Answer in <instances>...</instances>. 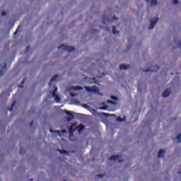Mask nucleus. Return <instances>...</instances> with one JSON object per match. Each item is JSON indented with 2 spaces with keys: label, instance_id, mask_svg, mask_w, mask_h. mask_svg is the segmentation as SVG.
Here are the masks:
<instances>
[{
  "label": "nucleus",
  "instance_id": "nucleus-1",
  "mask_svg": "<svg viewBox=\"0 0 181 181\" xmlns=\"http://www.w3.org/2000/svg\"><path fill=\"white\" fill-rule=\"evenodd\" d=\"M58 49L59 50H63L64 52H68V53L76 50V48L74 47H69L64 44H62L61 46H59Z\"/></svg>",
  "mask_w": 181,
  "mask_h": 181
},
{
  "label": "nucleus",
  "instance_id": "nucleus-2",
  "mask_svg": "<svg viewBox=\"0 0 181 181\" xmlns=\"http://www.w3.org/2000/svg\"><path fill=\"white\" fill-rule=\"evenodd\" d=\"M85 90L88 92V93H99L100 89H98V88H97L96 86H93V87H90V86H85L84 87Z\"/></svg>",
  "mask_w": 181,
  "mask_h": 181
},
{
  "label": "nucleus",
  "instance_id": "nucleus-3",
  "mask_svg": "<svg viewBox=\"0 0 181 181\" xmlns=\"http://www.w3.org/2000/svg\"><path fill=\"white\" fill-rule=\"evenodd\" d=\"M52 94L53 98H55L54 100L57 103H60V97L57 94V87H54V90L49 92Z\"/></svg>",
  "mask_w": 181,
  "mask_h": 181
},
{
  "label": "nucleus",
  "instance_id": "nucleus-4",
  "mask_svg": "<svg viewBox=\"0 0 181 181\" xmlns=\"http://www.w3.org/2000/svg\"><path fill=\"white\" fill-rule=\"evenodd\" d=\"M63 112H64L65 114H66L68 115V117H66V120L69 122L70 121H71V119H74V115L68 110H62Z\"/></svg>",
  "mask_w": 181,
  "mask_h": 181
},
{
  "label": "nucleus",
  "instance_id": "nucleus-5",
  "mask_svg": "<svg viewBox=\"0 0 181 181\" xmlns=\"http://www.w3.org/2000/svg\"><path fill=\"white\" fill-rule=\"evenodd\" d=\"M7 64L6 63L0 64V76L2 77L6 71Z\"/></svg>",
  "mask_w": 181,
  "mask_h": 181
},
{
  "label": "nucleus",
  "instance_id": "nucleus-6",
  "mask_svg": "<svg viewBox=\"0 0 181 181\" xmlns=\"http://www.w3.org/2000/svg\"><path fill=\"white\" fill-rule=\"evenodd\" d=\"M158 70H159V66L156 65V66H151V68L144 70V71L145 73H149V71L155 72V71H158Z\"/></svg>",
  "mask_w": 181,
  "mask_h": 181
},
{
  "label": "nucleus",
  "instance_id": "nucleus-7",
  "mask_svg": "<svg viewBox=\"0 0 181 181\" xmlns=\"http://www.w3.org/2000/svg\"><path fill=\"white\" fill-rule=\"evenodd\" d=\"M158 21H159V18H156L155 21H151L150 25L148 27V29L150 30H152V29H153V28H155V25H156V23H158Z\"/></svg>",
  "mask_w": 181,
  "mask_h": 181
},
{
  "label": "nucleus",
  "instance_id": "nucleus-8",
  "mask_svg": "<svg viewBox=\"0 0 181 181\" xmlns=\"http://www.w3.org/2000/svg\"><path fill=\"white\" fill-rule=\"evenodd\" d=\"M76 124H72L69 128V134H74V132H76V131H77V128L75 127Z\"/></svg>",
  "mask_w": 181,
  "mask_h": 181
},
{
  "label": "nucleus",
  "instance_id": "nucleus-9",
  "mask_svg": "<svg viewBox=\"0 0 181 181\" xmlns=\"http://www.w3.org/2000/svg\"><path fill=\"white\" fill-rule=\"evenodd\" d=\"M170 95V89H167L163 93V98H166V97H169Z\"/></svg>",
  "mask_w": 181,
  "mask_h": 181
},
{
  "label": "nucleus",
  "instance_id": "nucleus-10",
  "mask_svg": "<svg viewBox=\"0 0 181 181\" xmlns=\"http://www.w3.org/2000/svg\"><path fill=\"white\" fill-rule=\"evenodd\" d=\"M131 67V65L128 64L127 66L122 64L119 65V70H127V69H129Z\"/></svg>",
  "mask_w": 181,
  "mask_h": 181
},
{
  "label": "nucleus",
  "instance_id": "nucleus-11",
  "mask_svg": "<svg viewBox=\"0 0 181 181\" xmlns=\"http://www.w3.org/2000/svg\"><path fill=\"white\" fill-rule=\"evenodd\" d=\"M57 77H59V75H55L54 77L52 78L49 83V87H52V85L53 84V81H57Z\"/></svg>",
  "mask_w": 181,
  "mask_h": 181
},
{
  "label": "nucleus",
  "instance_id": "nucleus-12",
  "mask_svg": "<svg viewBox=\"0 0 181 181\" xmlns=\"http://www.w3.org/2000/svg\"><path fill=\"white\" fill-rule=\"evenodd\" d=\"M165 155V150L160 149L158 151V158H164Z\"/></svg>",
  "mask_w": 181,
  "mask_h": 181
},
{
  "label": "nucleus",
  "instance_id": "nucleus-13",
  "mask_svg": "<svg viewBox=\"0 0 181 181\" xmlns=\"http://www.w3.org/2000/svg\"><path fill=\"white\" fill-rule=\"evenodd\" d=\"M119 159V156L113 155L109 158V160H118Z\"/></svg>",
  "mask_w": 181,
  "mask_h": 181
},
{
  "label": "nucleus",
  "instance_id": "nucleus-14",
  "mask_svg": "<svg viewBox=\"0 0 181 181\" xmlns=\"http://www.w3.org/2000/svg\"><path fill=\"white\" fill-rule=\"evenodd\" d=\"M76 127L78 132H81V131H83V129H84V128H85L84 125H83V124H80Z\"/></svg>",
  "mask_w": 181,
  "mask_h": 181
},
{
  "label": "nucleus",
  "instance_id": "nucleus-15",
  "mask_svg": "<svg viewBox=\"0 0 181 181\" xmlns=\"http://www.w3.org/2000/svg\"><path fill=\"white\" fill-rule=\"evenodd\" d=\"M146 2H151V5H158V0H146Z\"/></svg>",
  "mask_w": 181,
  "mask_h": 181
},
{
  "label": "nucleus",
  "instance_id": "nucleus-16",
  "mask_svg": "<svg viewBox=\"0 0 181 181\" xmlns=\"http://www.w3.org/2000/svg\"><path fill=\"white\" fill-rule=\"evenodd\" d=\"M112 33L114 35H118V33H119V31L117 30V28L115 26H112Z\"/></svg>",
  "mask_w": 181,
  "mask_h": 181
},
{
  "label": "nucleus",
  "instance_id": "nucleus-17",
  "mask_svg": "<svg viewBox=\"0 0 181 181\" xmlns=\"http://www.w3.org/2000/svg\"><path fill=\"white\" fill-rule=\"evenodd\" d=\"M58 152H59V153H61V155H63V153L64 155H69V151H67L58 149Z\"/></svg>",
  "mask_w": 181,
  "mask_h": 181
},
{
  "label": "nucleus",
  "instance_id": "nucleus-18",
  "mask_svg": "<svg viewBox=\"0 0 181 181\" xmlns=\"http://www.w3.org/2000/svg\"><path fill=\"white\" fill-rule=\"evenodd\" d=\"M73 90H75V91H81L83 90V87L81 86H75L73 88Z\"/></svg>",
  "mask_w": 181,
  "mask_h": 181
},
{
  "label": "nucleus",
  "instance_id": "nucleus-19",
  "mask_svg": "<svg viewBox=\"0 0 181 181\" xmlns=\"http://www.w3.org/2000/svg\"><path fill=\"white\" fill-rule=\"evenodd\" d=\"M16 104V100H15V101L12 103L11 107V108L9 109V111H11V112H12L13 111V107H15Z\"/></svg>",
  "mask_w": 181,
  "mask_h": 181
},
{
  "label": "nucleus",
  "instance_id": "nucleus-20",
  "mask_svg": "<svg viewBox=\"0 0 181 181\" xmlns=\"http://www.w3.org/2000/svg\"><path fill=\"white\" fill-rule=\"evenodd\" d=\"M126 118H122L121 117H119L117 118V121H118L119 122H124V121H125Z\"/></svg>",
  "mask_w": 181,
  "mask_h": 181
},
{
  "label": "nucleus",
  "instance_id": "nucleus-21",
  "mask_svg": "<svg viewBox=\"0 0 181 181\" xmlns=\"http://www.w3.org/2000/svg\"><path fill=\"white\" fill-rule=\"evenodd\" d=\"M26 153V150H23V148H21L20 150V155H25Z\"/></svg>",
  "mask_w": 181,
  "mask_h": 181
},
{
  "label": "nucleus",
  "instance_id": "nucleus-22",
  "mask_svg": "<svg viewBox=\"0 0 181 181\" xmlns=\"http://www.w3.org/2000/svg\"><path fill=\"white\" fill-rule=\"evenodd\" d=\"M106 22H107L108 23H110V19H108V18H106L103 21V23H105Z\"/></svg>",
  "mask_w": 181,
  "mask_h": 181
},
{
  "label": "nucleus",
  "instance_id": "nucleus-23",
  "mask_svg": "<svg viewBox=\"0 0 181 181\" xmlns=\"http://www.w3.org/2000/svg\"><path fill=\"white\" fill-rule=\"evenodd\" d=\"M111 99L114 100L115 101H118V98L116 96H111Z\"/></svg>",
  "mask_w": 181,
  "mask_h": 181
},
{
  "label": "nucleus",
  "instance_id": "nucleus-24",
  "mask_svg": "<svg viewBox=\"0 0 181 181\" xmlns=\"http://www.w3.org/2000/svg\"><path fill=\"white\" fill-rule=\"evenodd\" d=\"M75 114L78 118H81V117H83V114H80V113H75Z\"/></svg>",
  "mask_w": 181,
  "mask_h": 181
},
{
  "label": "nucleus",
  "instance_id": "nucleus-25",
  "mask_svg": "<svg viewBox=\"0 0 181 181\" xmlns=\"http://www.w3.org/2000/svg\"><path fill=\"white\" fill-rule=\"evenodd\" d=\"M177 139L180 142H181V134H180V133L177 135Z\"/></svg>",
  "mask_w": 181,
  "mask_h": 181
},
{
  "label": "nucleus",
  "instance_id": "nucleus-26",
  "mask_svg": "<svg viewBox=\"0 0 181 181\" xmlns=\"http://www.w3.org/2000/svg\"><path fill=\"white\" fill-rule=\"evenodd\" d=\"M8 14V12L3 11L1 13L2 16H6V15Z\"/></svg>",
  "mask_w": 181,
  "mask_h": 181
},
{
  "label": "nucleus",
  "instance_id": "nucleus-27",
  "mask_svg": "<svg viewBox=\"0 0 181 181\" xmlns=\"http://www.w3.org/2000/svg\"><path fill=\"white\" fill-rule=\"evenodd\" d=\"M19 29H21V25H19L16 30V31L14 33V35H18V32H19Z\"/></svg>",
  "mask_w": 181,
  "mask_h": 181
},
{
  "label": "nucleus",
  "instance_id": "nucleus-28",
  "mask_svg": "<svg viewBox=\"0 0 181 181\" xmlns=\"http://www.w3.org/2000/svg\"><path fill=\"white\" fill-rule=\"evenodd\" d=\"M173 5H177L179 4V1L178 0H174L173 1Z\"/></svg>",
  "mask_w": 181,
  "mask_h": 181
},
{
  "label": "nucleus",
  "instance_id": "nucleus-29",
  "mask_svg": "<svg viewBox=\"0 0 181 181\" xmlns=\"http://www.w3.org/2000/svg\"><path fill=\"white\" fill-rule=\"evenodd\" d=\"M107 108H108L107 106H103V107H100V109L103 110H107Z\"/></svg>",
  "mask_w": 181,
  "mask_h": 181
},
{
  "label": "nucleus",
  "instance_id": "nucleus-30",
  "mask_svg": "<svg viewBox=\"0 0 181 181\" xmlns=\"http://www.w3.org/2000/svg\"><path fill=\"white\" fill-rule=\"evenodd\" d=\"M33 125H35V121L33 120V121H31L30 126L33 127Z\"/></svg>",
  "mask_w": 181,
  "mask_h": 181
},
{
  "label": "nucleus",
  "instance_id": "nucleus-31",
  "mask_svg": "<svg viewBox=\"0 0 181 181\" xmlns=\"http://www.w3.org/2000/svg\"><path fill=\"white\" fill-rule=\"evenodd\" d=\"M112 21H118V17H116L115 16H113Z\"/></svg>",
  "mask_w": 181,
  "mask_h": 181
},
{
  "label": "nucleus",
  "instance_id": "nucleus-32",
  "mask_svg": "<svg viewBox=\"0 0 181 181\" xmlns=\"http://www.w3.org/2000/svg\"><path fill=\"white\" fill-rule=\"evenodd\" d=\"M30 50V46H28L27 47H26V52H29Z\"/></svg>",
  "mask_w": 181,
  "mask_h": 181
},
{
  "label": "nucleus",
  "instance_id": "nucleus-33",
  "mask_svg": "<svg viewBox=\"0 0 181 181\" xmlns=\"http://www.w3.org/2000/svg\"><path fill=\"white\" fill-rule=\"evenodd\" d=\"M107 103H108L109 104H112V100H108Z\"/></svg>",
  "mask_w": 181,
  "mask_h": 181
},
{
  "label": "nucleus",
  "instance_id": "nucleus-34",
  "mask_svg": "<svg viewBox=\"0 0 181 181\" xmlns=\"http://www.w3.org/2000/svg\"><path fill=\"white\" fill-rule=\"evenodd\" d=\"M25 79H23L22 81V84H25Z\"/></svg>",
  "mask_w": 181,
  "mask_h": 181
},
{
  "label": "nucleus",
  "instance_id": "nucleus-35",
  "mask_svg": "<svg viewBox=\"0 0 181 181\" xmlns=\"http://www.w3.org/2000/svg\"><path fill=\"white\" fill-rule=\"evenodd\" d=\"M20 88H23V85H21L18 86Z\"/></svg>",
  "mask_w": 181,
  "mask_h": 181
},
{
  "label": "nucleus",
  "instance_id": "nucleus-36",
  "mask_svg": "<svg viewBox=\"0 0 181 181\" xmlns=\"http://www.w3.org/2000/svg\"><path fill=\"white\" fill-rule=\"evenodd\" d=\"M83 107H85V108H87V107H88V105H83Z\"/></svg>",
  "mask_w": 181,
  "mask_h": 181
},
{
  "label": "nucleus",
  "instance_id": "nucleus-37",
  "mask_svg": "<svg viewBox=\"0 0 181 181\" xmlns=\"http://www.w3.org/2000/svg\"><path fill=\"white\" fill-rule=\"evenodd\" d=\"M98 177H103V175H98Z\"/></svg>",
  "mask_w": 181,
  "mask_h": 181
},
{
  "label": "nucleus",
  "instance_id": "nucleus-38",
  "mask_svg": "<svg viewBox=\"0 0 181 181\" xmlns=\"http://www.w3.org/2000/svg\"><path fill=\"white\" fill-rule=\"evenodd\" d=\"M112 104L115 105V104H117V102H114V101H112Z\"/></svg>",
  "mask_w": 181,
  "mask_h": 181
},
{
  "label": "nucleus",
  "instance_id": "nucleus-39",
  "mask_svg": "<svg viewBox=\"0 0 181 181\" xmlns=\"http://www.w3.org/2000/svg\"><path fill=\"white\" fill-rule=\"evenodd\" d=\"M105 115L106 117H108L110 115H108L107 113H105Z\"/></svg>",
  "mask_w": 181,
  "mask_h": 181
},
{
  "label": "nucleus",
  "instance_id": "nucleus-40",
  "mask_svg": "<svg viewBox=\"0 0 181 181\" xmlns=\"http://www.w3.org/2000/svg\"><path fill=\"white\" fill-rule=\"evenodd\" d=\"M177 173H178V175H181V172L180 171H179Z\"/></svg>",
  "mask_w": 181,
  "mask_h": 181
},
{
  "label": "nucleus",
  "instance_id": "nucleus-41",
  "mask_svg": "<svg viewBox=\"0 0 181 181\" xmlns=\"http://www.w3.org/2000/svg\"><path fill=\"white\" fill-rule=\"evenodd\" d=\"M119 163L122 162V160H119Z\"/></svg>",
  "mask_w": 181,
  "mask_h": 181
},
{
  "label": "nucleus",
  "instance_id": "nucleus-42",
  "mask_svg": "<svg viewBox=\"0 0 181 181\" xmlns=\"http://www.w3.org/2000/svg\"><path fill=\"white\" fill-rule=\"evenodd\" d=\"M62 132H66V130L62 131Z\"/></svg>",
  "mask_w": 181,
  "mask_h": 181
},
{
  "label": "nucleus",
  "instance_id": "nucleus-43",
  "mask_svg": "<svg viewBox=\"0 0 181 181\" xmlns=\"http://www.w3.org/2000/svg\"><path fill=\"white\" fill-rule=\"evenodd\" d=\"M102 18H103V19H104V16Z\"/></svg>",
  "mask_w": 181,
  "mask_h": 181
},
{
  "label": "nucleus",
  "instance_id": "nucleus-44",
  "mask_svg": "<svg viewBox=\"0 0 181 181\" xmlns=\"http://www.w3.org/2000/svg\"><path fill=\"white\" fill-rule=\"evenodd\" d=\"M30 180H33V178L30 179Z\"/></svg>",
  "mask_w": 181,
  "mask_h": 181
},
{
  "label": "nucleus",
  "instance_id": "nucleus-45",
  "mask_svg": "<svg viewBox=\"0 0 181 181\" xmlns=\"http://www.w3.org/2000/svg\"><path fill=\"white\" fill-rule=\"evenodd\" d=\"M72 97H74V95H72Z\"/></svg>",
  "mask_w": 181,
  "mask_h": 181
},
{
  "label": "nucleus",
  "instance_id": "nucleus-46",
  "mask_svg": "<svg viewBox=\"0 0 181 181\" xmlns=\"http://www.w3.org/2000/svg\"><path fill=\"white\" fill-rule=\"evenodd\" d=\"M64 181H66V180H64Z\"/></svg>",
  "mask_w": 181,
  "mask_h": 181
}]
</instances>
